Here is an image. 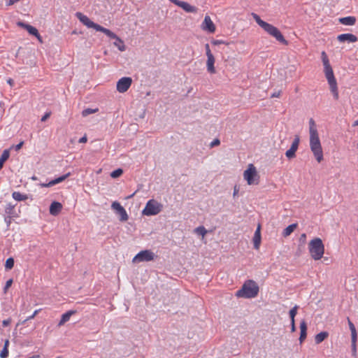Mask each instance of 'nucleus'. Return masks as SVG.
Segmentation results:
<instances>
[{
	"instance_id": "12",
	"label": "nucleus",
	"mask_w": 358,
	"mask_h": 358,
	"mask_svg": "<svg viewBox=\"0 0 358 358\" xmlns=\"http://www.w3.org/2000/svg\"><path fill=\"white\" fill-rule=\"evenodd\" d=\"M300 143V137L298 135H296L291 145V147L289 150H287L285 152V156L291 159L296 157V152L298 150L299 145Z\"/></svg>"
},
{
	"instance_id": "53",
	"label": "nucleus",
	"mask_w": 358,
	"mask_h": 358,
	"mask_svg": "<svg viewBox=\"0 0 358 358\" xmlns=\"http://www.w3.org/2000/svg\"><path fill=\"white\" fill-rule=\"evenodd\" d=\"M356 126H358V120L355 121L353 123V127H356Z\"/></svg>"
},
{
	"instance_id": "50",
	"label": "nucleus",
	"mask_w": 358,
	"mask_h": 358,
	"mask_svg": "<svg viewBox=\"0 0 358 358\" xmlns=\"http://www.w3.org/2000/svg\"><path fill=\"white\" fill-rule=\"evenodd\" d=\"M35 36L37 38V39L38 40V41H39L41 43H43L42 37H41V36L39 34V33H38V34H37V35H36Z\"/></svg>"
},
{
	"instance_id": "13",
	"label": "nucleus",
	"mask_w": 358,
	"mask_h": 358,
	"mask_svg": "<svg viewBox=\"0 0 358 358\" xmlns=\"http://www.w3.org/2000/svg\"><path fill=\"white\" fill-rule=\"evenodd\" d=\"M106 36L109 38L115 39V41L113 43V45L118 48L119 50L123 52L126 50V46L124 45V41L118 37L115 33L108 29V32H103Z\"/></svg>"
},
{
	"instance_id": "16",
	"label": "nucleus",
	"mask_w": 358,
	"mask_h": 358,
	"mask_svg": "<svg viewBox=\"0 0 358 358\" xmlns=\"http://www.w3.org/2000/svg\"><path fill=\"white\" fill-rule=\"evenodd\" d=\"M206 71L210 74H215L216 73V69L215 67V57L213 54L206 55Z\"/></svg>"
},
{
	"instance_id": "2",
	"label": "nucleus",
	"mask_w": 358,
	"mask_h": 358,
	"mask_svg": "<svg viewBox=\"0 0 358 358\" xmlns=\"http://www.w3.org/2000/svg\"><path fill=\"white\" fill-rule=\"evenodd\" d=\"M252 16L257 24L262 27L265 32L271 36L275 38L276 41L283 45H288V41L285 38L281 31L275 26L269 24L261 19V17L256 13H252Z\"/></svg>"
},
{
	"instance_id": "45",
	"label": "nucleus",
	"mask_w": 358,
	"mask_h": 358,
	"mask_svg": "<svg viewBox=\"0 0 358 358\" xmlns=\"http://www.w3.org/2000/svg\"><path fill=\"white\" fill-rule=\"evenodd\" d=\"M50 116V113H46L41 118L42 122H45Z\"/></svg>"
},
{
	"instance_id": "22",
	"label": "nucleus",
	"mask_w": 358,
	"mask_h": 358,
	"mask_svg": "<svg viewBox=\"0 0 358 358\" xmlns=\"http://www.w3.org/2000/svg\"><path fill=\"white\" fill-rule=\"evenodd\" d=\"M300 331L299 342L302 343L307 336V324L304 320L300 323Z\"/></svg>"
},
{
	"instance_id": "4",
	"label": "nucleus",
	"mask_w": 358,
	"mask_h": 358,
	"mask_svg": "<svg viewBox=\"0 0 358 358\" xmlns=\"http://www.w3.org/2000/svg\"><path fill=\"white\" fill-rule=\"evenodd\" d=\"M259 292L257 284L252 280L245 281L241 289L238 290L236 296L245 299L255 298Z\"/></svg>"
},
{
	"instance_id": "5",
	"label": "nucleus",
	"mask_w": 358,
	"mask_h": 358,
	"mask_svg": "<svg viewBox=\"0 0 358 358\" xmlns=\"http://www.w3.org/2000/svg\"><path fill=\"white\" fill-rule=\"evenodd\" d=\"M308 250L314 260H320L324 253V245L320 238L312 239L308 243Z\"/></svg>"
},
{
	"instance_id": "51",
	"label": "nucleus",
	"mask_w": 358,
	"mask_h": 358,
	"mask_svg": "<svg viewBox=\"0 0 358 358\" xmlns=\"http://www.w3.org/2000/svg\"><path fill=\"white\" fill-rule=\"evenodd\" d=\"M7 83L10 85V86H13V84H14V82L13 80L11 79V78H9L8 80H7Z\"/></svg>"
},
{
	"instance_id": "23",
	"label": "nucleus",
	"mask_w": 358,
	"mask_h": 358,
	"mask_svg": "<svg viewBox=\"0 0 358 358\" xmlns=\"http://www.w3.org/2000/svg\"><path fill=\"white\" fill-rule=\"evenodd\" d=\"M338 22L345 26H352L356 22V17L354 16H348L341 17L338 19Z\"/></svg>"
},
{
	"instance_id": "39",
	"label": "nucleus",
	"mask_w": 358,
	"mask_h": 358,
	"mask_svg": "<svg viewBox=\"0 0 358 358\" xmlns=\"http://www.w3.org/2000/svg\"><path fill=\"white\" fill-rule=\"evenodd\" d=\"M206 55L213 54L208 43L205 44Z\"/></svg>"
},
{
	"instance_id": "37",
	"label": "nucleus",
	"mask_w": 358,
	"mask_h": 358,
	"mask_svg": "<svg viewBox=\"0 0 358 358\" xmlns=\"http://www.w3.org/2000/svg\"><path fill=\"white\" fill-rule=\"evenodd\" d=\"M40 310H41V309L36 310L34 312V313L31 314V315L29 316L24 321H23V323L26 322L27 321L34 319L36 317V315L39 313Z\"/></svg>"
},
{
	"instance_id": "28",
	"label": "nucleus",
	"mask_w": 358,
	"mask_h": 358,
	"mask_svg": "<svg viewBox=\"0 0 358 358\" xmlns=\"http://www.w3.org/2000/svg\"><path fill=\"white\" fill-rule=\"evenodd\" d=\"M13 198L17 201H25L28 199L27 195L23 194L19 192H14L12 194Z\"/></svg>"
},
{
	"instance_id": "10",
	"label": "nucleus",
	"mask_w": 358,
	"mask_h": 358,
	"mask_svg": "<svg viewBox=\"0 0 358 358\" xmlns=\"http://www.w3.org/2000/svg\"><path fill=\"white\" fill-rule=\"evenodd\" d=\"M201 28L203 31L210 34L215 33L216 30L215 24L208 15H205L203 21L201 24Z\"/></svg>"
},
{
	"instance_id": "36",
	"label": "nucleus",
	"mask_w": 358,
	"mask_h": 358,
	"mask_svg": "<svg viewBox=\"0 0 358 358\" xmlns=\"http://www.w3.org/2000/svg\"><path fill=\"white\" fill-rule=\"evenodd\" d=\"M211 43L213 45H221V44H227L224 41H222V40H216V39H213L211 41Z\"/></svg>"
},
{
	"instance_id": "54",
	"label": "nucleus",
	"mask_w": 358,
	"mask_h": 358,
	"mask_svg": "<svg viewBox=\"0 0 358 358\" xmlns=\"http://www.w3.org/2000/svg\"><path fill=\"white\" fill-rule=\"evenodd\" d=\"M236 194V190H234V194L235 195Z\"/></svg>"
},
{
	"instance_id": "19",
	"label": "nucleus",
	"mask_w": 358,
	"mask_h": 358,
	"mask_svg": "<svg viewBox=\"0 0 358 358\" xmlns=\"http://www.w3.org/2000/svg\"><path fill=\"white\" fill-rule=\"evenodd\" d=\"M261 239V224H259L253 236L254 248L257 250L259 248Z\"/></svg>"
},
{
	"instance_id": "46",
	"label": "nucleus",
	"mask_w": 358,
	"mask_h": 358,
	"mask_svg": "<svg viewBox=\"0 0 358 358\" xmlns=\"http://www.w3.org/2000/svg\"><path fill=\"white\" fill-rule=\"evenodd\" d=\"M87 136H83L82 138H80L79 139V141H79V143H86V142H87Z\"/></svg>"
},
{
	"instance_id": "43",
	"label": "nucleus",
	"mask_w": 358,
	"mask_h": 358,
	"mask_svg": "<svg viewBox=\"0 0 358 358\" xmlns=\"http://www.w3.org/2000/svg\"><path fill=\"white\" fill-rule=\"evenodd\" d=\"M24 144V142L23 141H21L18 144H17L15 146V149L16 151H18L19 150L21 149V148L22 147Z\"/></svg>"
},
{
	"instance_id": "27",
	"label": "nucleus",
	"mask_w": 358,
	"mask_h": 358,
	"mask_svg": "<svg viewBox=\"0 0 358 358\" xmlns=\"http://www.w3.org/2000/svg\"><path fill=\"white\" fill-rule=\"evenodd\" d=\"M297 227V224H292L287 227L282 231V235L285 237L289 236Z\"/></svg>"
},
{
	"instance_id": "52",
	"label": "nucleus",
	"mask_w": 358,
	"mask_h": 358,
	"mask_svg": "<svg viewBox=\"0 0 358 358\" xmlns=\"http://www.w3.org/2000/svg\"><path fill=\"white\" fill-rule=\"evenodd\" d=\"M280 92H277V93H274L272 94L271 97H279L280 96Z\"/></svg>"
},
{
	"instance_id": "11",
	"label": "nucleus",
	"mask_w": 358,
	"mask_h": 358,
	"mask_svg": "<svg viewBox=\"0 0 358 358\" xmlns=\"http://www.w3.org/2000/svg\"><path fill=\"white\" fill-rule=\"evenodd\" d=\"M132 79L130 77H123L117 83V90L120 93L127 92L131 87Z\"/></svg>"
},
{
	"instance_id": "31",
	"label": "nucleus",
	"mask_w": 358,
	"mask_h": 358,
	"mask_svg": "<svg viewBox=\"0 0 358 358\" xmlns=\"http://www.w3.org/2000/svg\"><path fill=\"white\" fill-rule=\"evenodd\" d=\"M99 110V109L96 108H94V109H92V108H86L85 110H83L82 112V115L83 117H86L90 114H93V113H96L97 111Z\"/></svg>"
},
{
	"instance_id": "48",
	"label": "nucleus",
	"mask_w": 358,
	"mask_h": 358,
	"mask_svg": "<svg viewBox=\"0 0 358 358\" xmlns=\"http://www.w3.org/2000/svg\"><path fill=\"white\" fill-rule=\"evenodd\" d=\"M20 1V0H9V1L6 3V4H7L8 6H11V5H13V3H15V2H17V1Z\"/></svg>"
},
{
	"instance_id": "25",
	"label": "nucleus",
	"mask_w": 358,
	"mask_h": 358,
	"mask_svg": "<svg viewBox=\"0 0 358 358\" xmlns=\"http://www.w3.org/2000/svg\"><path fill=\"white\" fill-rule=\"evenodd\" d=\"M329 336V333L327 331H322L315 336V342L316 344H320L322 341H324Z\"/></svg>"
},
{
	"instance_id": "15",
	"label": "nucleus",
	"mask_w": 358,
	"mask_h": 358,
	"mask_svg": "<svg viewBox=\"0 0 358 358\" xmlns=\"http://www.w3.org/2000/svg\"><path fill=\"white\" fill-rule=\"evenodd\" d=\"M111 207L116 213L120 215L121 221H127L128 220V215L125 209L120 205V203L114 201Z\"/></svg>"
},
{
	"instance_id": "32",
	"label": "nucleus",
	"mask_w": 358,
	"mask_h": 358,
	"mask_svg": "<svg viewBox=\"0 0 358 358\" xmlns=\"http://www.w3.org/2000/svg\"><path fill=\"white\" fill-rule=\"evenodd\" d=\"M26 30L29 32V34L33 35L34 36L37 35L38 33L37 29L30 24H29V26H27Z\"/></svg>"
},
{
	"instance_id": "9",
	"label": "nucleus",
	"mask_w": 358,
	"mask_h": 358,
	"mask_svg": "<svg viewBox=\"0 0 358 358\" xmlns=\"http://www.w3.org/2000/svg\"><path fill=\"white\" fill-rule=\"evenodd\" d=\"M155 254L151 250H145L138 252L133 259V262H149L153 260Z\"/></svg>"
},
{
	"instance_id": "20",
	"label": "nucleus",
	"mask_w": 358,
	"mask_h": 358,
	"mask_svg": "<svg viewBox=\"0 0 358 358\" xmlns=\"http://www.w3.org/2000/svg\"><path fill=\"white\" fill-rule=\"evenodd\" d=\"M348 322L349 325L350 330L351 331L352 336V345L354 350H356V343H357V331L354 324L350 321V318H348Z\"/></svg>"
},
{
	"instance_id": "41",
	"label": "nucleus",
	"mask_w": 358,
	"mask_h": 358,
	"mask_svg": "<svg viewBox=\"0 0 358 358\" xmlns=\"http://www.w3.org/2000/svg\"><path fill=\"white\" fill-rule=\"evenodd\" d=\"M11 322V319L10 318H8L7 320H3L2 322V325L3 327H7L8 326Z\"/></svg>"
},
{
	"instance_id": "7",
	"label": "nucleus",
	"mask_w": 358,
	"mask_h": 358,
	"mask_svg": "<svg viewBox=\"0 0 358 358\" xmlns=\"http://www.w3.org/2000/svg\"><path fill=\"white\" fill-rule=\"evenodd\" d=\"M162 210V205L154 199L149 200L144 209L143 210V215L150 216L155 215L159 213Z\"/></svg>"
},
{
	"instance_id": "29",
	"label": "nucleus",
	"mask_w": 358,
	"mask_h": 358,
	"mask_svg": "<svg viewBox=\"0 0 358 358\" xmlns=\"http://www.w3.org/2000/svg\"><path fill=\"white\" fill-rule=\"evenodd\" d=\"M299 306L295 305L289 312V317L291 321H295L294 318L297 314Z\"/></svg>"
},
{
	"instance_id": "18",
	"label": "nucleus",
	"mask_w": 358,
	"mask_h": 358,
	"mask_svg": "<svg viewBox=\"0 0 358 358\" xmlns=\"http://www.w3.org/2000/svg\"><path fill=\"white\" fill-rule=\"evenodd\" d=\"M71 173H68L65 175H63L59 178H57L51 181H50L48 183H41L40 185L43 187H52L55 185H57L58 183H60L63 181H64L69 176H70Z\"/></svg>"
},
{
	"instance_id": "3",
	"label": "nucleus",
	"mask_w": 358,
	"mask_h": 358,
	"mask_svg": "<svg viewBox=\"0 0 358 358\" xmlns=\"http://www.w3.org/2000/svg\"><path fill=\"white\" fill-rule=\"evenodd\" d=\"M321 57L324 65V71L325 73L326 78L329 85L331 92L333 93L334 99L337 100L338 99L339 97L337 82L335 78L333 69L330 65L328 56L324 51L322 52Z\"/></svg>"
},
{
	"instance_id": "1",
	"label": "nucleus",
	"mask_w": 358,
	"mask_h": 358,
	"mask_svg": "<svg viewBox=\"0 0 358 358\" xmlns=\"http://www.w3.org/2000/svg\"><path fill=\"white\" fill-rule=\"evenodd\" d=\"M310 148L316 161L320 163L324 159L323 150L315 121H309Z\"/></svg>"
},
{
	"instance_id": "14",
	"label": "nucleus",
	"mask_w": 358,
	"mask_h": 358,
	"mask_svg": "<svg viewBox=\"0 0 358 358\" xmlns=\"http://www.w3.org/2000/svg\"><path fill=\"white\" fill-rule=\"evenodd\" d=\"M171 2L174 3L175 5L180 7L182 8L187 13H196L197 12V8H196L194 6L190 5L189 3L180 1V0H169Z\"/></svg>"
},
{
	"instance_id": "38",
	"label": "nucleus",
	"mask_w": 358,
	"mask_h": 358,
	"mask_svg": "<svg viewBox=\"0 0 358 358\" xmlns=\"http://www.w3.org/2000/svg\"><path fill=\"white\" fill-rule=\"evenodd\" d=\"M220 144V141L218 138L214 139L210 144V148H213L215 146H217Z\"/></svg>"
},
{
	"instance_id": "49",
	"label": "nucleus",
	"mask_w": 358,
	"mask_h": 358,
	"mask_svg": "<svg viewBox=\"0 0 358 358\" xmlns=\"http://www.w3.org/2000/svg\"><path fill=\"white\" fill-rule=\"evenodd\" d=\"M9 340L8 339H6L5 341H4V345H3V348H8V347H9Z\"/></svg>"
},
{
	"instance_id": "55",
	"label": "nucleus",
	"mask_w": 358,
	"mask_h": 358,
	"mask_svg": "<svg viewBox=\"0 0 358 358\" xmlns=\"http://www.w3.org/2000/svg\"><path fill=\"white\" fill-rule=\"evenodd\" d=\"M357 148H358V143H357Z\"/></svg>"
},
{
	"instance_id": "6",
	"label": "nucleus",
	"mask_w": 358,
	"mask_h": 358,
	"mask_svg": "<svg viewBox=\"0 0 358 358\" xmlns=\"http://www.w3.org/2000/svg\"><path fill=\"white\" fill-rule=\"evenodd\" d=\"M243 178L249 185L259 184V176L254 164H248L247 169L243 172Z\"/></svg>"
},
{
	"instance_id": "33",
	"label": "nucleus",
	"mask_w": 358,
	"mask_h": 358,
	"mask_svg": "<svg viewBox=\"0 0 358 358\" xmlns=\"http://www.w3.org/2000/svg\"><path fill=\"white\" fill-rule=\"evenodd\" d=\"M123 173V171L122 169H117L111 172L110 173V176L113 178H118L120 177Z\"/></svg>"
},
{
	"instance_id": "56",
	"label": "nucleus",
	"mask_w": 358,
	"mask_h": 358,
	"mask_svg": "<svg viewBox=\"0 0 358 358\" xmlns=\"http://www.w3.org/2000/svg\"><path fill=\"white\" fill-rule=\"evenodd\" d=\"M57 358H59V357H57Z\"/></svg>"
},
{
	"instance_id": "8",
	"label": "nucleus",
	"mask_w": 358,
	"mask_h": 358,
	"mask_svg": "<svg viewBox=\"0 0 358 358\" xmlns=\"http://www.w3.org/2000/svg\"><path fill=\"white\" fill-rule=\"evenodd\" d=\"M76 16L84 25H85L88 28H93L96 31L101 32H108V29H106L98 24L94 23L87 15L83 14L80 12H77L76 13Z\"/></svg>"
},
{
	"instance_id": "17",
	"label": "nucleus",
	"mask_w": 358,
	"mask_h": 358,
	"mask_svg": "<svg viewBox=\"0 0 358 358\" xmlns=\"http://www.w3.org/2000/svg\"><path fill=\"white\" fill-rule=\"evenodd\" d=\"M337 40L341 43H355L357 41L358 38L352 34H342L337 36Z\"/></svg>"
},
{
	"instance_id": "35",
	"label": "nucleus",
	"mask_w": 358,
	"mask_h": 358,
	"mask_svg": "<svg viewBox=\"0 0 358 358\" xmlns=\"http://www.w3.org/2000/svg\"><path fill=\"white\" fill-rule=\"evenodd\" d=\"M8 349L6 348H3V350H1L0 353V358H7L8 357Z\"/></svg>"
},
{
	"instance_id": "24",
	"label": "nucleus",
	"mask_w": 358,
	"mask_h": 358,
	"mask_svg": "<svg viewBox=\"0 0 358 358\" xmlns=\"http://www.w3.org/2000/svg\"><path fill=\"white\" fill-rule=\"evenodd\" d=\"M76 313V310H69L64 314L62 315L61 320L58 323V326L61 327L64 325L66 322L70 320L71 315H74Z\"/></svg>"
},
{
	"instance_id": "34",
	"label": "nucleus",
	"mask_w": 358,
	"mask_h": 358,
	"mask_svg": "<svg viewBox=\"0 0 358 358\" xmlns=\"http://www.w3.org/2000/svg\"><path fill=\"white\" fill-rule=\"evenodd\" d=\"M195 231L196 234L201 235L202 236H204L207 233V231L204 227H199L196 228Z\"/></svg>"
},
{
	"instance_id": "47",
	"label": "nucleus",
	"mask_w": 358,
	"mask_h": 358,
	"mask_svg": "<svg viewBox=\"0 0 358 358\" xmlns=\"http://www.w3.org/2000/svg\"><path fill=\"white\" fill-rule=\"evenodd\" d=\"M296 331L295 321H291V331L294 332Z\"/></svg>"
},
{
	"instance_id": "40",
	"label": "nucleus",
	"mask_w": 358,
	"mask_h": 358,
	"mask_svg": "<svg viewBox=\"0 0 358 358\" xmlns=\"http://www.w3.org/2000/svg\"><path fill=\"white\" fill-rule=\"evenodd\" d=\"M13 283V280L12 279H10L8 280L6 283V285L4 287V291L5 292L7 291V289L11 286Z\"/></svg>"
},
{
	"instance_id": "26",
	"label": "nucleus",
	"mask_w": 358,
	"mask_h": 358,
	"mask_svg": "<svg viewBox=\"0 0 358 358\" xmlns=\"http://www.w3.org/2000/svg\"><path fill=\"white\" fill-rule=\"evenodd\" d=\"M9 157H10V150L9 149L4 150L0 157V170L3 168V164L5 163L6 161L8 160Z\"/></svg>"
},
{
	"instance_id": "44",
	"label": "nucleus",
	"mask_w": 358,
	"mask_h": 358,
	"mask_svg": "<svg viewBox=\"0 0 358 358\" xmlns=\"http://www.w3.org/2000/svg\"><path fill=\"white\" fill-rule=\"evenodd\" d=\"M17 24V26H19L20 27H22V28H24L25 29H27V26H29V24H25V23L22 22H18Z\"/></svg>"
},
{
	"instance_id": "42",
	"label": "nucleus",
	"mask_w": 358,
	"mask_h": 358,
	"mask_svg": "<svg viewBox=\"0 0 358 358\" xmlns=\"http://www.w3.org/2000/svg\"><path fill=\"white\" fill-rule=\"evenodd\" d=\"M299 241L302 243H306V234H302L300 236V238H299Z\"/></svg>"
},
{
	"instance_id": "21",
	"label": "nucleus",
	"mask_w": 358,
	"mask_h": 358,
	"mask_svg": "<svg viewBox=\"0 0 358 358\" xmlns=\"http://www.w3.org/2000/svg\"><path fill=\"white\" fill-rule=\"evenodd\" d=\"M62 209V205L57 201H53L50 206V213L52 215H57Z\"/></svg>"
},
{
	"instance_id": "30",
	"label": "nucleus",
	"mask_w": 358,
	"mask_h": 358,
	"mask_svg": "<svg viewBox=\"0 0 358 358\" xmlns=\"http://www.w3.org/2000/svg\"><path fill=\"white\" fill-rule=\"evenodd\" d=\"M14 266V259L12 257H10L6 259V264H5V268L6 270H10Z\"/></svg>"
}]
</instances>
